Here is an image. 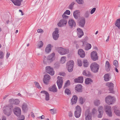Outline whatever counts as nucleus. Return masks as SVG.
<instances>
[{
	"label": "nucleus",
	"mask_w": 120,
	"mask_h": 120,
	"mask_svg": "<svg viewBox=\"0 0 120 120\" xmlns=\"http://www.w3.org/2000/svg\"><path fill=\"white\" fill-rule=\"evenodd\" d=\"M13 106L11 104H8L6 106L5 109L3 110L4 113L8 116H9L11 114Z\"/></svg>",
	"instance_id": "nucleus-1"
},
{
	"label": "nucleus",
	"mask_w": 120,
	"mask_h": 120,
	"mask_svg": "<svg viewBox=\"0 0 120 120\" xmlns=\"http://www.w3.org/2000/svg\"><path fill=\"white\" fill-rule=\"evenodd\" d=\"M55 53L53 52L47 57L46 58V59H44L43 60L44 63L45 64L47 62L48 63H50L53 61L55 59Z\"/></svg>",
	"instance_id": "nucleus-2"
},
{
	"label": "nucleus",
	"mask_w": 120,
	"mask_h": 120,
	"mask_svg": "<svg viewBox=\"0 0 120 120\" xmlns=\"http://www.w3.org/2000/svg\"><path fill=\"white\" fill-rule=\"evenodd\" d=\"M106 103L109 105L113 104L116 101L114 97L109 95L106 97L105 98Z\"/></svg>",
	"instance_id": "nucleus-3"
},
{
	"label": "nucleus",
	"mask_w": 120,
	"mask_h": 120,
	"mask_svg": "<svg viewBox=\"0 0 120 120\" xmlns=\"http://www.w3.org/2000/svg\"><path fill=\"white\" fill-rule=\"evenodd\" d=\"M99 68V65L96 63H92L90 66L91 70L94 73L98 72Z\"/></svg>",
	"instance_id": "nucleus-4"
},
{
	"label": "nucleus",
	"mask_w": 120,
	"mask_h": 120,
	"mask_svg": "<svg viewBox=\"0 0 120 120\" xmlns=\"http://www.w3.org/2000/svg\"><path fill=\"white\" fill-rule=\"evenodd\" d=\"M56 49L59 53L62 55L67 54L69 51L68 49L64 48L61 47H57Z\"/></svg>",
	"instance_id": "nucleus-5"
},
{
	"label": "nucleus",
	"mask_w": 120,
	"mask_h": 120,
	"mask_svg": "<svg viewBox=\"0 0 120 120\" xmlns=\"http://www.w3.org/2000/svg\"><path fill=\"white\" fill-rule=\"evenodd\" d=\"M81 108L80 106L77 105L75 107V111L74 113L75 117L77 118L79 117L81 115Z\"/></svg>",
	"instance_id": "nucleus-6"
},
{
	"label": "nucleus",
	"mask_w": 120,
	"mask_h": 120,
	"mask_svg": "<svg viewBox=\"0 0 120 120\" xmlns=\"http://www.w3.org/2000/svg\"><path fill=\"white\" fill-rule=\"evenodd\" d=\"M74 62L72 60L68 61L67 64V66L69 72H71L73 70V68L74 66Z\"/></svg>",
	"instance_id": "nucleus-7"
},
{
	"label": "nucleus",
	"mask_w": 120,
	"mask_h": 120,
	"mask_svg": "<svg viewBox=\"0 0 120 120\" xmlns=\"http://www.w3.org/2000/svg\"><path fill=\"white\" fill-rule=\"evenodd\" d=\"M104 109L107 115L110 117L112 116V108L109 105L105 106Z\"/></svg>",
	"instance_id": "nucleus-8"
},
{
	"label": "nucleus",
	"mask_w": 120,
	"mask_h": 120,
	"mask_svg": "<svg viewBox=\"0 0 120 120\" xmlns=\"http://www.w3.org/2000/svg\"><path fill=\"white\" fill-rule=\"evenodd\" d=\"M13 111L15 115L19 117L20 116L21 114V110L20 109L16 107L13 109Z\"/></svg>",
	"instance_id": "nucleus-9"
},
{
	"label": "nucleus",
	"mask_w": 120,
	"mask_h": 120,
	"mask_svg": "<svg viewBox=\"0 0 120 120\" xmlns=\"http://www.w3.org/2000/svg\"><path fill=\"white\" fill-rule=\"evenodd\" d=\"M85 116L86 120H92V118L91 113L89 110L87 109L85 112Z\"/></svg>",
	"instance_id": "nucleus-10"
},
{
	"label": "nucleus",
	"mask_w": 120,
	"mask_h": 120,
	"mask_svg": "<svg viewBox=\"0 0 120 120\" xmlns=\"http://www.w3.org/2000/svg\"><path fill=\"white\" fill-rule=\"evenodd\" d=\"M67 22V19H63L60 20L57 25L60 27H63L66 26Z\"/></svg>",
	"instance_id": "nucleus-11"
},
{
	"label": "nucleus",
	"mask_w": 120,
	"mask_h": 120,
	"mask_svg": "<svg viewBox=\"0 0 120 120\" xmlns=\"http://www.w3.org/2000/svg\"><path fill=\"white\" fill-rule=\"evenodd\" d=\"M46 71L51 75H53L54 74L55 72L53 68L49 66H47L45 68Z\"/></svg>",
	"instance_id": "nucleus-12"
},
{
	"label": "nucleus",
	"mask_w": 120,
	"mask_h": 120,
	"mask_svg": "<svg viewBox=\"0 0 120 120\" xmlns=\"http://www.w3.org/2000/svg\"><path fill=\"white\" fill-rule=\"evenodd\" d=\"M59 30L58 28H56L55 31H54L52 34V36L53 39L55 40H57L59 37Z\"/></svg>",
	"instance_id": "nucleus-13"
},
{
	"label": "nucleus",
	"mask_w": 120,
	"mask_h": 120,
	"mask_svg": "<svg viewBox=\"0 0 120 120\" xmlns=\"http://www.w3.org/2000/svg\"><path fill=\"white\" fill-rule=\"evenodd\" d=\"M91 57L92 60L94 61L97 60L98 59V53L96 51H93L91 53Z\"/></svg>",
	"instance_id": "nucleus-14"
},
{
	"label": "nucleus",
	"mask_w": 120,
	"mask_h": 120,
	"mask_svg": "<svg viewBox=\"0 0 120 120\" xmlns=\"http://www.w3.org/2000/svg\"><path fill=\"white\" fill-rule=\"evenodd\" d=\"M113 84L112 83L108 82L106 84V86L109 88V90L110 91V93H114L113 90Z\"/></svg>",
	"instance_id": "nucleus-15"
},
{
	"label": "nucleus",
	"mask_w": 120,
	"mask_h": 120,
	"mask_svg": "<svg viewBox=\"0 0 120 120\" xmlns=\"http://www.w3.org/2000/svg\"><path fill=\"white\" fill-rule=\"evenodd\" d=\"M68 24L69 26L71 28L75 27L76 25V22L75 21L72 19H70L68 21Z\"/></svg>",
	"instance_id": "nucleus-16"
},
{
	"label": "nucleus",
	"mask_w": 120,
	"mask_h": 120,
	"mask_svg": "<svg viewBox=\"0 0 120 120\" xmlns=\"http://www.w3.org/2000/svg\"><path fill=\"white\" fill-rule=\"evenodd\" d=\"M85 23V19L83 17L81 18L79 21L78 22V24L79 26L82 27H84Z\"/></svg>",
	"instance_id": "nucleus-17"
},
{
	"label": "nucleus",
	"mask_w": 120,
	"mask_h": 120,
	"mask_svg": "<svg viewBox=\"0 0 120 120\" xmlns=\"http://www.w3.org/2000/svg\"><path fill=\"white\" fill-rule=\"evenodd\" d=\"M50 79V76L48 74L45 75H44L43 79L44 83L46 84H48L49 83V80Z\"/></svg>",
	"instance_id": "nucleus-18"
},
{
	"label": "nucleus",
	"mask_w": 120,
	"mask_h": 120,
	"mask_svg": "<svg viewBox=\"0 0 120 120\" xmlns=\"http://www.w3.org/2000/svg\"><path fill=\"white\" fill-rule=\"evenodd\" d=\"M103 107L101 106H100L98 109V111L99 112L98 115V117L100 118L102 117L103 113Z\"/></svg>",
	"instance_id": "nucleus-19"
},
{
	"label": "nucleus",
	"mask_w": 120,
	"mask_h": 120,
	"mask_svg": "<svg viewBox=\"0 0 120 120\" xmlns=\"http://www.w3.org/2000/svg\"><path fill=\"white\" fill-rule=\"evenodd\" d=\"M77 36L79 38H81L84 35V33L82 29L79 28L77 29Z\"/></svg>",
	"instance_id": "nucleus-20"
},
{
	"label": "nucleus",
	"mask_w": 120,
	"mask_h": 120,
	"mask_svg": "<svg viewBox=\"0 0 120 120\" xmlns=\"http://www.w3.org/2000/svg\"><path fill=\"white\" fill-rule=\"evenodd\" d=\"M78 97L76 95H73L71 100V105L75 104L77 103Z\"/></svg>",
	"instance_id": "nucleus-21"
},
{
	"label": "nucleus",
	"mask_w": 120,
	"mask_h": 120,
	"mask_svg": "<svg viewBox=\"0 0 120 120\" xmlns=\"http://www.w3.org/2000/svg\"><path fill=\"white\" fill-rule=\"evenodd\" d=\"M15 5L19 6L21 4V2L22 0H11Z\"/></svg>",
	"instance_id": "nucleus-22"
},
{
	"label": "nucleus",
	"mask_w": 120,
	"mask_h": 120,
	"mask_svg": "<svg viewBox=\"0 0 120 120\" xmlns=\"http://www.w3.org/2000/svg\"><path fill=\"white\" fill-rule=\"evenodd\" d=\"M78 53L81 58H83L85 56V52L82 49H80L78 50Z\"/></svg>",
	"instance_id": "nucleus-23"
},
{
	"label": "nucleus",
	"mask_w": 120,
	"mask_h": 120,
	"mask_svg": "<svg viewBox=\"0 0 120 120\" xmlns=\"http://www.w3.org/2000/svg\"><path fill=\"white\" fill-rule=\"evenodd\" d=\"M83 81V78L82 76L79 77L77 78H75L74 79V82H76L82 83Z\"/></svg>",
	"instance_id": "nucleus-24"
},
{
	"label": "nucleus",
	"mask_w": 120,
	"mask_h": 120,
	"mask_svg": "<svg viewBox=\"0 0 120 120\" xmlns=\"http://www.w3.org/2000/svg\"><path fill=\"white\" fill-rule=\"evenodd\" d=\"M82 86L81 84H78L76 86L75 89L77 92H81L82 91Z\"/></svg>",
	"instance_id": "nucleus-25"
},
{
	"label": "nucleus",
	"mask_w": 120,
	"mask_h": 120,
	"mask_svg": "<svg viewBox=\"0 0 120 120\" xmlns=\"http://www.w3.org/2000/svg\"><path fill=\"white\" fill-rule=\"evenodd\" d=\"M105 69L106 71H108L110 70L111 68V66L109 62L107 61L105 64Z\"/></svg>",
	"instance_id": "nucleus-26"
},
{
	"label": "nucleus",
	"mask_w": 120,
	"mask_h": 120,
	"mask_svg": "<svg viewBox=\"0 0 120 120\" xmlns=\"http://www.w3.org/2000/svg\"><path fill=\"white\" fill-rule=\"evenodd\" d=\"M41 94L43 93L45 95V100L46 101H48L49 99V93L45 90H42L41 92Z\"/></svg>",
	"instance_id": "nucleus-27"
},
{
	"label": "nucleus",
	"mask_w": 120,
	"mask_h": 120,
	"mask_svg": "<svg viewBox=\"0 0 120 120\" xmlns=\"http://www.w3.org/2000/svg\"><path fill=\"white\" fill-rule=\"evenodd\" d=\"M49 90L50 91L53 92H56L57 89L55 85H54L52 87H50L49 88Z\"/></svg>",
	"instance_id": "nucleus-28"
},
{
	"label": "nucleus",
	"mask_w": 120,
	"mask_h": 120,
	"mask_svg": "<svg viewBox=\"0 0 120 120\" xmlns=\"http://www.w3.org/2000/svg\"><path fill=\"white\" fill-rule=\"evenodd\" d=\"M51 50V46L50 44H48L45 49V51L46 53H49L50 52Z\"/></svg>",
	"instance_id": "nucleus-29"
},
{
	"label": "nucleus",
	"mask_w": 120,
	"mask_h": 120,
	"mask_svg": "<svg viewBox=\"0 0 120 120\" xmlns=\"http://www.w3.org/2000/svg\"><path fill=\"white\" fill-rule=\"evenodd\" d=\"M79 13L78 11L76 10L74 11L73 13V16L76 19H77L78 16L79 15Z\"/></svg>",
	"instance_id": "nucleus-30"
},
{
	"label": "nucleus",
	"mask_w": 120,
	"mask_h": 120,
	"mask_svg": "<svg viewBox=\"0 0 120 120\" xmlns=\"http://www.w3.org/2000/svg\"><path fill=\"white\" fill-rule=\"evenodd\" d=\"M113 108L115 114L117 116H120V110L116 109V106H114Z\"/></svg>",
	"instance_id": "nucleus-31"
},
{
	"label": "nucleus",
	"mask_w": 120,
	"mask_h": 120,
	"mask_svg": "<svg viewBox=\"0 0 120 120\" xmlns=\"http://www.w3.org/2000/svg\"><path fill=\"white\" fill-rule=\"evenodd\" d=\"M115 25L120 30V18L116 20Z\"/></svg>",
	"instance_id": "nucleus-32"
},
{
	"label": "nucleus",
	"mask_w": 120,
	"mask_h": 120,
	"mask_svg": "<svg viewBox=\"0 0 120 120\" xmlns=\"http://www.w3.org/2000/svg\"><path fill=\"white\" fill-rule=\"evenodd\" d=\"M64 78L61 76H58L57 77V80L56 82V83H63V79Z\"/></svg>",
	"instance_id": "nucleus-33"
},
{
	"label": "nucleus",
	"mask_w": 120,
	"mask_h": 120,
	"mask_svg": "<svg viewBox=\"0 0 120 120\" xmlns=\"http://www.w3.org/2000/svg\"><path fill=\"white\" fill-rule=\"evenodd\" d=\"M22 110L24 112L27 110L28 109L27 105L26 103H24L22 106Z\"/></svg>",
	"instance_id": "nucleus-34"
},
{
	"label": "nucleus",
	"mask_w": 120,
	"mask_h": 120,
	"mask_svg": "<svg viewBox=\"0 0 120 120\" xmlns=\"http://www.w3.org/2000/svg\"><path fill=\"white\" fill-rule=\"evenodd\" d=\"M93 82L92 80L90 78H87L85 80V82L86 84H90L91 82Z\"/></svg>",
	"instance_id": "nucleus-35"
},
{
	"label": "nucleus",
	"mask_w": 120,
	"mask_h": 120,
	"mask_svg": "<svg viewBox=\"0 0 120 120\" xmlns=\"http://www.w3.org/2000/svg\"><path fill=\"white\" fill-rule=\"evenodd\" d=\"M83 75L86 76H90L91 75L90 72L89 71H87V72L86 70H84L83 72Z\"/></svg>",
	"instance_id": "nucleus-36"
},
{
	"label": "nucleus",
	"mask_w": 120,
	"mask_h": 120,
	"mask_svg": "<svg viewBox=\"0 0 120 120\" xmlns=\"http://www.w3.org/2000/svg\"><path fill=\"white\" fill-rule=\"evenodd\" d=\"M83 63L84 67H87L89 65V62L88 61L86 60H83Z\"/></svg>",
	"instance_id": "nucleus-37"
},
{
	"label": "nucleus",
	"mask_w": 120,
	"mask_h": 120,
	"mask_svg": "<svg viewBox=\"0 0 120 120\" xmlns=\"http://www.w3.org/2000/svg\"><path fill=\"white\" fill-rule=\"evenodd\" d=\"M91 47V45L90 43H87L86 44V46H85V49L86 50H88L90 49Z\"/></svg>",
	"instance_id": "nucleus-38"
},
{
	"label": "nucleus",
	"mask_w": 120,
	"mask_h": 120,
	"mask_svg": "<svg viewBox=\"0 0 120 120\" xmlns=\"http://www.w3.org/2000/svg\"><path fill=\"white\" fill-rule=\"evenodd\" d=\"M109 77V74H106L104 76V80L106 81H109L110 79Z\"/></svg>",
	"instance_id": "nucleus-39"
},
{
	"label": "nucleus",
	"mask_w": 120,
	"mask_h": 120,
	"mask_svg": "<svg viewBox=\"0 0 120 120\" xmlns=\"http://www.w3.org/2000/svg\"><path fill=\"white\" fill-rule=\"evenodd\" d=\"M88 39V38L87 37H85L84 39H83L82 42V43L83 44L82 46H84L86 44V41Z\"/></svg>",
	"instance_id": "nucleus-40"
},
{
	"label": "nucleus",
	"mask_w": 120,
	"mask_h": 120,
	"mask_svg": "<svg viewBox=\"0 0 120 120\" xmlns=\"http://www.w3.org/2000/svg\"><path fill=\"white\" fill-rule=\"evenodd\" d=\"M79 103L80 104H83L84 102H85V100L82 97H80L79 98Z\"/></svg>",
	"instance_id": "nucleus-41"
},
{
	"label": "nucleus",
	"mask_w": 120,
	"mask_h": 120,
	"mask_svg": "<svg viewBox=\"0 0 120 120\" xmlns=\"http://www.w3.org/2000/svg\"><path fill=\"white\" fill-rule=\"evenodd\" d=\"M70 84V83L69 80L67 81L65 83L64 86V89L66 87L69 86Z\"/></svg>",
	"instance_id": "nucleus-42"
},
{
	"label": "nucleus",
	"mask_w": 120,
	"mask_h": 120,
	"mask_svg": "<svg viewBox=\"0 0 120 120\" xmlns=\"http://www.w3.org/2000/svg\"><path fill=\"white\" fill-rule=\"evenodd\" d=\"M64 93L65 94H66L67 95H69L71 94V91L68 88H66L65 89Z\"/></svg>",
	"instance_id": "nucleus-43"
},
{
	"label": "nucleus",
	"mask_w": 120,
	"mask_h": 120,
	"mask_svg": "<svg viewBox=\"0 0 120 120\" xmlns=\"http://www.w3.org/2000/svg\"><path fill=\"white\" fill-rule=\"evenodd\" d=\"M90 14V11H86L84 15V16L86 18H88L89 17Z\"/></svg>",
	"instance_id": "nucleus-44"
},
{
	"label": "nucleus",
	"mask_w": 120,
	"mask_h": 120,
	"mask_svg": "<svg viewBox=\"0 0 120 120\" xmlns=\"http://www.w3.org/2000/svg\"><path fill=\"white\" fill-rule=\"evenodd\" d=\"M94 103L95 105L98 106L100 104V101L99 100H96L94 101Z\"/></svg>",
	"instance_id": "nucleus-45"
},
{
	"label": "nucleus",
	"mask_w": 120,
	"mask_h": 120,
	"mask_svg": "<svg viewBox=\"0 0 120 120\" xmlns=\"http://www.w3.org/2000/svg\"><path fill=\"white\" fill-rule=\"evenodd\" d=\"M66 57L65 56H63L61 57V63L63 64L66 61Z\"/></svg>",
	"instance_id": "nucleus-46"
},
{
	"label": "nucleus",
	"mask_w": 120,
	"mask_h": 120,
	"mask_svg": "<svg viewBox=\"0 0 120 120\" xmlns=\"http://www.w3.org/2000/svg\"><path fill=\"white\" fill-rule=\"evenodd\" d=\"M20 101L18 99H15L14 100V104L15 105H18L19 102Z\"/></svg>",
	"instance_id": "nucleus-47"
},
{
	"label": "nucleus",
	"mask_w": 120,
	"mask_h": 120,
	"mask_svg": "<svg viewBox=\"0 0 120 120\" xmlns=\"http://www.w3.org/2000/svg\"><path fill=\"white\" fill-rule=\"evenodd\" d=\"M34 83L36 86L39 89H40L41 88V87L38 82L35 81L34 82Z\"/></svg>",
	"instance_id": "nucleus-48"
},
{
	"label": "nucleus",
	"mask_w": 120,
	"mask_h": 120,
	"mask_svg": "<svg viewBox=\"0 0 120 120\" xmlns=\"http://www.w3.org/2000/svg\"><path fill=\"white\" fill-rule=\"evenodd\" d=\"M49 110L50 111L51 113L52 114H53L56 113V110L55 109H49Z\"/></svg>",
	"instance_id": "nucleus-49"
},
{
	"label": "nucleus",
	"mask_w": 120,
	"mask_h": 120,
	"mask_svg": "<svg viewBox=\"0 0 120 120\" xmlns=\"http://www.w3.org/2000/svg\"><path fill=\"white\" fill-rule=\"evenodd\" d=\"M113 65L116 67H118V61L116 60H114L113 62Z\"/></svg>",
	"instance_id": "nucleus-50"
},
{
	"label": "nucleus",
	"mask_w": 120,
	"mask_h": 120,
	"mask_svg": "<svg viewBox=\"0 0 120 120\" xmlns=\"http://www.w3.org/2000/svg\"><path fill=\"white\" fill-rule=\"evenodd\" d=\"M75 3L74 2L72 3L69 5V9L72 10L73 7V6Z\"/></svg>",
	"instance_id": "nucleus-51"
},
{
	"label": "nucleus",
	"mask_w": 120,
	"mask_h": 120,
	"mask_svg": "<svg viewBox=\"0 0 120 120\" xmlns=\"http://www.w3.org/2000/svg\"><path fill=\"white\" fill-rule=\"evenodd\" d=\"M57 85L58 86L59 89H60L61 87L62 86L63 84V83H57Z\"/></svg>",
	"instance_id": "nucleus-52"
},
{
	"label": "nucleus",
	"mask_w": 120,
	"mask_h": 120,
	"mask_svg": "<svg viewBox=\"0 0 120 120\" xmlns=\"http://www.w3.org/2000/svg\"><path fill=\"white\" fill-rule=\"evenodd\" d=\"M60 66V64L58 62H56L54 64V68H58Z\"/></svg>",
	"instance_id": "nucleus-53"
},
{
	"label": "nucleus",
	"mask_w": 120,
	"mask_h": 120,
	"mask_svg": "<svg viewBox=\"0 0 120 120\" xmlns=\"http://www.w3.org/2000/svg\"><path fill=\"white\" fill-rule=\"evenodd\" d=\"M14 99L13 98L10 99L9 100V102L11 104H10L13 105L14 104Z\"/></svg>",
	"instance_id": "nucleus-54"
},
{
	"label": "nucleus",
	"mask_w": 120,
	"mask_h": 120,
	"mask_svg": "<svg viewBox=\"0 0 120 120\" xmlns=\"http://www.w3.org/2000/svg\"><path fill=\"white\" fill-rule=\"evenodd\" d=\"M77 64L78 66H81L82 65V61L80 59L78 60H77Z\"/></svg>",
	"instance_id": "nucleus-55"
},
{
	"label": "nucleus",
	"mask_w": 120,
	"mask_h": 120,
	"mask_svg": "<svg viewBox=\"0 0 120 120\" xmlns=\"http://www.w3.org/2000/svg\"><path fill=\"white\" fill-rule=\"evenodd\" d=\"M43 45V42L41 41H39V44H38V46L39 48H40L42 47Z\"/></svg>",
	"instance_id": "nucleus-56"
},
{
	"label": "nucleus",
	"mask_w": 120,
	"mask_h": 120,
	"mask_svg": "<svg viewBox=\"0 0 120 120\" xmlns=\"http://www.w3.org/2000/svg\"><path fill=\"white\" fill-rule=\"evenodd\" d=\"M4 53L3 52L1 51H0V58L2 59L4 57Z\"/></svg>",
	"instance_id": "nucleus-57"
},
{
	"label": "nucleus",
	"mask_w": 120,
	"mask_h": 120,
	"mask_svg": "<svg viewBox=\"0 0 120 120\" xmlns=\"http://www.w3.org/2000/svg\"><path fill=\"white\" fill-rule=\"evenodd\" d=\"M65 14H64V13L62 15V17L63 18V19H67L68 18L69 16L65 15Z\"/></svg>",
	"instance_id": "nucleus-58"
},
{
	"label": "nucleus",
	"mask_w": 120,
	"mask_h": 120,
	"mask_svg": "<svg viewBox=\"0 0 120 120\" xmlns=\"http://www.w3.org/2000/svg\"><path fill=\"white\" fill-rule=\"evenodd\" d=\"M76 1L79 4H82L83 3V0H76Z\"/></svg>",
	"instance_id": "nucleus-59"
},
{
	"label": "nucleus",
	"mask_w": 120,
	"mask_h": 120,
	"mask_svg": "<svg viewBox=\"0 0 120 120\" xmlns=\"http://www.w3.org/2000/svg\"><path fill=\"white\" fill-rule=\"evenodd\" d=\"M64 13L66 15H69L70 14V11L68 10H67L64 12Z\"/></svg>",
	"instance_id": "nucleus-60"
},
{
	"label": "nucleus",
	"mask_w": 120,
	"mask_h": 120,
	"mask_svg": "<svg viewBox=\"0 0 120 120\" xmlns=\"http://www.w3.org/2000/svg\"><path fill=\"white\" fill-rule=\"evenodd\" d=\"M96 8H93L91 10L90 13L91 14H93L95 11L96 10Z\"/></svg>",
	"instance_id": "nucleus-61"
},
{
	"label": "nucleus",
	"mask_w": 120,
	"mask_h": 120,
	"mask_svg": "<svg viewBox=\"0 0 120 120\" xmlns=\"http://www.w3.org/2000/svg\"><path fill=\"white\" fill-rule=\"evenodd\" d=\"M97 109H96L95 108L93 109L92 112L93 114H95L97 112Z\"/></svg>",
	"instance_id": "nucleus-62"
},
{
	"label": "nucleus",
	"mask_w": 120,
	"mask_h": 120,
	"mask_svg": "<svg viewBox=\"0 0 120 120\" xmlns=\"http://www.w3.org/2000/svg\"><path fill=\"white\" fill-rule=\"evenodd\" d=\"M59 74L60 75H61L63 76H64L65 75V73L63 72L60 73H59Z\"/></svg>",
	"instance_id": "nucleus-63"
},
{
	"label": "nucleus",
	"mask_w": 120,
	"mask_h": 120,
	"mask_svg": "<svg viewBox=\"0 0 120 120\" xmlns=\"http://www.w3.org/2000/svg\"><path fill=\"white\" fill-rule=\"evenodd\" d=\"M21 119H19L18 120H24L25 119L24 116L23 115H22L21 116Z\"/></svg>",
	"instance_id": "nucleus-64"
}]
</instances>
